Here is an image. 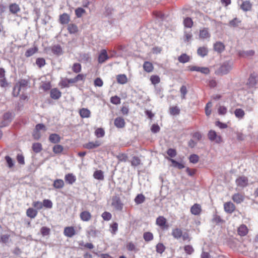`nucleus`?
I'll use <instances>...</instances> for the list:
<instances>
[{
    "instance_id": "f257e3e1",
    "label": "nucleus",
    "mask_w": 258,
    "mask_h": 258,
    "mask_svg": "<svg viewBox=\"0 0 258 258\" xmlns=\"http://www.w3.org/2000/svg\"><path fill=\"white\" fill-rule=\"evenodd\" d=\"M172 236L176 239L182 238L183 241H189L190 238L188 233L185 232L183 234L182 230L179 228H173L171 232Z\"/></svg>"
},
{
    "instance_id": "f03ea898",
    "label": "nucleus",
    "mask_w": 258,
    "mask_h": 258,
    "mask_svg": "<svg viewBox=\"0 0 258 258\" xmlns=\"http://www.w3.org/2000/svg\"><path fill=\"white\" fill-rule=\"evenodd\" d=\"M232 63L230 61L224 62L219 69L215 71L218 75H223L227 74L232 69Z\"/></svg>"
},
{
    "instance_id": "7ed1b4c3",
    "label": "nucleus",
    "mask_w": 258,
    "mask_h": 258,
    "mask_svg": "<svg viewBox=\"0 0 258 258\" xmlns=\"http://www.w3.org/2000/svg\"><path fill=\"white\" fill-rule=\"evenodd\" d=\"M46 130V127L44 124L42 123H38L36 124L32 133V137H33L34 139L38 140L41 136V133L40 132V130H42L44 132H45Z\"/></svg>"
},
{
    "instance_id": "20e7f679",
    "label": "nucleus",
    "mask_w": 258,
    "mask_h": 258,
    "mask_svg": "<svg viewBox=\"0 0 258 258\" xmlns=\"http://www.w3.org/2000/svg\"><path fill=\"white\" fill-rule=\"evenodd\" d=\"M156 224L163 230H167L169 228L167 219L163 216H160L157 218Z\"/></svg>"
},
{
    "instance_id": "39448f33",
    "label": "nucleus",
    "mask_w": 258,
    "mask_h": 258,
    "mask_svg": "<svg viewBox=\"0 0 258 258\" xmlns=\"http://www.w3.org/2000/svg\"><path fill=\"white\" fill-rule=\"evenodd\" d=\"M28 82H18L15 85L13 94L14 96H18L21 90H24L27 86Z\"/></svg>"
},
{
    "instance_id": "423d86ee",
    "label": "nucleus",
    "mask_w": 258,
    "mask_h": 258,
    "mask_svg": "<svg viewBox=\"0 0 258 258\" xmlns=\"http://www.w3.org/2000/svg\"><path fill=\"white\" fill-rule=\"evenodd\" d=\"M111 206L116 210L121 211L123 209V204L121 202L119 197L113 196L111 200Z\"/></svg>"
},
{
    "instance_id": "0eeeda50",
    "label": "nucleus",
    "mask_w": 258,
    "mask_h": 258,
    "mask_svg": "<svg viewBox=\"0 0 258 258\" xmlns=\"http://www.w3.org/2000/svg\"><path fill=\"white\" fill-rule=\"evenodd\" d=\"M208 137L210 141H214L217 143H220L222 141L221 136L217 135L216 132L213 130H210L209 132Z\"/></svg>"
},
{
    "instance_id": "6e6552de",
    "label": "nucleus",
    "mask_w": 258,
    "mask_h": 258,
    "mask_svg": "<svg viewBox=\"0 0 258 258\" xmlns=\"http://www.w3.org/2000/svg\"><path fill=\"white\" fill-rule=\"evenodd\" d=\"M13 115L11 113L6 112L4 114L3 120L0 122V127H3L8 125L12 120Z\"/></svg>"
},
{
    "instance_id": "1a4fd4ad",
    "label": "nucleus",
    "mask_w": 258,
    "mask_h": 258,
    "mask_svg": "<svg viewBox=\"0 0 258 258\" xmlns=\"http://www.w3.org/2000/svg\"><path fill=\"white\" fill-rule=\"evenodd\" d=\"M235 182L238 186L244 187L247 185L248 179L246 176H241L236 179Z\"/></svg>"
},
{
    "instance_id": "9d476101",
    "label": "nucleus",
    "mask_w": 258,
    "mask_h": 258,
    "mask_svg": "<svg viewBox=\"0 0 258 258\" xmlns=\"http://www.w3.org/2000/svg\"><path fill=\"white\" fill-rule=\"evenodd\" d=\"M188 69L190 71H197L201 72L204 74H208L210 72V70L207 67H200L197 66H189Z\"/></svg>"
},
{
    "instance_id": "9b49d317",
    "label": "nucleus",
    "mask_w": 258,
    "mask_h": 258,
    "mask_svg": "<svg viewBox=\"0 0 258 258\" xmlns=\"http://www.w3.org/2000/svg\"><path fill=\"white\" fill-rule=\"evenodd\" d=\"M236 207L231 202H227L224 204V209L228 214L232 213L235 210Z\"/></svg>"
},
{
    "instance_id": "f8f14e48",
    "label": "nucleus",
    "mask_w": 258,
    "mask_h": 258,
    "mask_svg": "<svg viewBox=\"0 0 258 258\" xmlns=\"http://www.w3.org/2000/svg\"><path fill=\"white\" fill-rule=\"evenodd\" d=\"M63 234L68 237H72L76 234V232L73 226H68L64 228Z\"/></svg>"
},
{
    "instance_id": "ddd939ff",
    "label": "nucleus",
    "mask_w": 258,
    "mask_h": 258,
    "mask_svg": "<svg viewBox=\"0 0 258 258\" xmlns=\"http://www.w3.org/2000/svg\"><path fill=\"white\" fill-rule=\"evenodd\" d=\"M80 218L81 220L84 222H88L92 218L91 213L88 211H83L80 214Z\"/></svg>"
},
{
    "instance_id": "4468645a",
    "label": "nucleus",
    "mask_w": 258,
    "mask_h": 258,
    "mask_svg": "<svg viewBox=\"0 0 258 258\" xmlns=\"http://www.w3.org/2000/svg\"><path fill=\"white\" fill-rule=\"evenodd\" d=\"M101 143L99 141H96L95 142H89L83 145L84 148L87 149H93L96 148L100 146Z\"/></svg>"
},
{
    "instance_id": "2eb2a0df",
    "label": "nucleus",
    "mask_w": 258,
    "mask_h": 258,
    "mask_svg": "<svg viewBox=\"0 0 258 258\" xmlns=\"http://www.w3.org/2000/svg\"><path fill=\"white\" fill-rule=\"evenodd\" d=\"M190 212L194 215H200L202 212L201 206L199 204H195L190 208Z\"/></svg>"
},
{
    "instance_id": "dca6fc26",
    "label": "nucleus",
    "mask_w": 258,
    "mask_h": 258,
    "mask_svg": "<svg viewBox=\"0 0 258 258\" xmlns=\"http://www.w3.org/2000/svg\"><path fill=\"white\" fill-rule=\"evenodd\" d=\"M245 197L244 194L236 193L232 197V200L236 204H240L244 200Z\"/></svg>"
},
{
    "instance_id": "f3484780",
    "label": "nucleus",
    "mask_w": 258,
    "mask_h": 258,
    "mask_svg": "<svg viewBox=\"0 0 258 258\" xmlns=\"http://www.w3.org/2000/svg\"><path fill=\"white\" fill-rule=\"evenodd\" d=\"M114 125L117 128H123L125 126V122L122 117H117L114 121Z\"/></svg>"
},
{
    "instance_id": "a211bd4d",
    "label": "nucleus",
    "mask_w": 258,
    "mask_h": 258,
    "mask_svg": "<svg viewBox=\"0 0 258 258\" xmlns=\"http://www.w3.org/2000/svg\"><path fill=\"white\" fill-rule=\"evenodd\" d=\"M50 95L52 99L57 100L61 97V93L57 88H53L50 90Z\"/></svg>"
},
{
    "instance_id": "6ab92c4d",
    "label": "nucleus",
    "mask_w": 258,
    "mask_h": 258,
    "mask_svg": "<svg viewBox=\"0 0 258 258\" xmlns=\"http://www.w3.org/2000/svg\"><path fill=\"white\" fill-rule=\"evenodd\" d=\"M248 232V229L247 227L244 225L242 224L238 228L237 233L240 236H244L247 235Z\"/></svg>"
},
{
    "instance_id": "aec40b11",
    "label": "nucleus",
    "mask_w": 258,
    "mask_h": 258,
    "mask_svg": "<svg viewBox=\"0 0 258 258\" xmlns=\"http://www.w3.org/2000/svg\"><path fill=\"white\" fill-rule=\"evenodd\" d=\"M64 180L69 184H73L76 181V177L73 173H68L64 176Z\"/></svg>"
},
{
    "instance_id": "412c9836",
    "label": "nucleus",
    "mask_w": 258,
    "mask_h": 258,
    "mask_svg": "<svg viewBox=\"0 0 258 258\" xmlns=\"http://www.w3.org/2000/svg\"><path fill=\"white\" fill-rule=\"evenodd\" d=\"M60 137L56 134H51L49 137V141L53 144H57L60 141Z\"/></svg>"
},
{
    "instance_id": "4be33fe9",
    "label": "nucleus",
    "mask_w": 258,
    "mask_h": 258,
    "mask_svg": "<svg viewBox=\"0 0 258 258\" xmlns=\"http://www.w3.org/2000/svg\"><path fill=\"white\" fill-rule=\"evenodd\" d=\"M109 58L105 50H102L98 57V62L100 63H103L106 60Z\"/></svg>"
},
{
    "instance_id": "5701e85b",
    "label": "nucleus",
    "mask_w": 258,
    "mask_h": 258,
    "mask_svg": "<svg viewBox=\"0 0 258 258\" xmlns=\"http://www.w3.org/2000/svg\"><path fill=\"white\" fill-rule=\"evenodd\" d=\"M38 212L36 209L32 208H29L26 211V215L31 218H34L37 215Z\"/></svg>"
},
{
    "instance_id": "b1692460",
    "label": "nucleus",
    "mask_w": 258,
    "mask_h": 258,
    "mask_svg": "<svg viewBox=\"0 0 258 258\" xmlns=\"http://www.w3.org/2000/svg\"><path fill=\"white\" fill-rule=\"evenodd\" d=\"M79 114L82 118H89L90 116L91 112L88 109L83 108L79 110Z\"/></svg>"
},
{
    "instance_id": "393cba45",
    "label": "nucleus",
    "mask_w": 258,
    "mask_h": 258,
    "mask_svg": "<svg viewBox=\"0 0 258 258\" xmlns=\"http://www.w3.org/2000/svg\"><path fill=\"white\" fill-rule=\"evenodd\" d=\"M199 37L201 39H207L210 37V34L207 28H203L200 31Z\"/></svg>"
},
{
    "instance_id": "a878e982",
    "label": "nucleus",
    "mask_w": 258,
    "mask_h": 258,
    "mask_svg": "<svg viewBox=\"0 0 258 258\" xmlns=\"http://www.w3.org/2000/svg\"><path fill=\"white\" fill-rule=\"evenodd\" d=\"M70 21V17L67 13H63L59 16V22L61 24H67Z\"/></svg>"
},
{
    "instance_id": "bb28decb",
    "label": "nucleus",
    "mask_w": 258,
    "mask_h": 258,
    "mask_svg": "<svg viewBox=\"0 0 258 258\" xmlns=\"http://www.w3.org/2000/svg\"><path fill=\"white\" fill-rule=\"evenodd\" d=\"M214 50L219 53L222 52L225 49L224 45L221 42H217L214 45Z\"/></svg>"
},
{
    "instance_id": "cd10ccee",
    "label": "nucleus",
    "mask_w": 258,
    "mask_h": 258,
    "mask_svg": "<svg viewBox=\"0 0 258 258\" xmlns=\"http://www.w3.org/2000/svg\"><path fill=\"white\" fill-rule=\"evenodd\" d=\"M64 185V181L62 179H57L54 181L53 186L54 188L59 189L62 188Z\"/></svg>"
},
{
    "instance_id": "c85d7f7f",
    "label": "nucleus",
    "mask_w": 258,
    "mask_h": 258,
    "mask_svg": "<svg viewBox=\"0 0 258 258\" xmlns=\"http://www.w3.org/2000/svg\"><path fill=\"white\" fill-rule=\"evenodd\" d=\"M146 198L142 194H138L135 198V202L137 205L143 203L145 201Z\"/></svg>"
},
{
    "instance_id": "c756f323",
    "label": "nucleus",
    "mask_w": 258,
    "mask_h": 258,
    "mask_svg": "<svg viewBox=\"0 0 258 258\" xmlns=\"http://www.w3.org/2000/svg\"><path fill=\"white\" fill-rule=\"evenodd\" d=\"M208 52V50L207 48L205 46L199 47L197 50L198 54L202 57H204L207 55Z\"/></svg>"
},
{
    "instance_id": "7c9ffc66",
    "label": "nucleus",
    "mask_w": 258,
    "mask_h": 258,
    "mask_svg": "<svg viewBox=\"0 0 258 258\" xmlns=\"http://www.w3.org/2000/svg\"><path fill=\"white\" fill-rule=\"evenodd\" d=\"M32 148L33 151L36 153L40 152L42 150V144L40 143H35L33 144Z\"/></svg>"
},
{
    "instance_id": "2f4dec72",
    "label": "nucleus",
    "mask_w": 258,
    "mask_h": 258,
    "mask_svg": "<svg viewBox=\"0 0 258 258\" xmlns=\"http://www.w3.org/2000/svg\"><path fill=\"white\" fill-rule=\"evenodd\" d=\"M167 159L171 162L172 166L174 167L177 168L179 169H181L184 167V165L181 163H179L170 158H167Z\"/></svg>"
},
{
    "instance_id": "473e14b6",
    "label": "nucleus",
    "mask_w": 258,
    "mask_h": 258,
    "mask_svg": "<svg viewBox=\"0 0 258 258\" xmlns=\"http://www.w3.org/2000/svg\"><path fill=\"white\" fill-rule=\"evenodd\" d=\"M178 60L181 63H185L189 61L190 56L186 53H182L178 57Z\"/></svg>"
},
{
    "instance_id": "72a5a7b5",
    "label": "nucleus",
    "mask_w": 258,
    "mask_h": 258,
    "mask_svg": "<svg viewBox=\"0 0 258 258\" xmlns=\"http://www.w3.org/2000/svg\"><path fill=\"white\" fill-rule=\"evenodd\" d=\"M143 68L147 72H151L153 70V66L151 62L145 61L143 64Z\"/></svg>"
},
{
    "instance_id": "f704fd0d",
    "label": "nucleus",
    "mask_w": 258,
    "mask_h": 258,
    "mask_svg": "<svg viewBox=\"0 0 258 258\" xmlns=\"http://www.w3.org/2000/svg\"><path fill=\"white\" fill-rule=\"evenodd\" d=\"M63 150V147L62 146L56 144L54 145L52 148L53 152L55 154H59L62 153Z\"/></svg>"
},
{
    "instance_id": "c9c22d12",
    "label": "nucleus",
    "mask_w": 258,
    "mask_h": 258,
    "mask_svg": "<svg viewBox=\"0 0 258 258\" xmlns=\"http://www.w3.org/2000/svg\"><path fill=\"white\" fill-rule=\"evenodd\" d=\"M180 110L177 106H171L169 108V113L172 115H177L180 113Z\"/></svg>"
},
{
    "instance_id": "e433bc0d",
    "label": "nucleus",
    "mask_w": 258,
    "mask_h": 258,
    "mask_svg": "<svg viewBox=\"0 0 258 258\" xmlns=\"http://www.w3.org/2000/svg\"><path fill=\"white\" fill-rule=\"evenodd\" d=\"M234 114L236 117L241 119L244 117L245 115V112L244 110H242V109L237 108L235 109L234 111Z\"/></svg>"
},
{
    "instance_id": "4c0bfd02",
    "label": "nucleus",
    "mask_w": 258,
    "mask_h": 258,
    "mask_svg": "<svg viewBox=\"0 0 258 258\" xmlns=\"http://www.w3.org/2000/svg\"><path fill=\"white\" fill-rule=\"evenodd\" d=\"M143 238L145 241L149 242L153 239V234L150 232H146L143 234Z\"/></svg>"
},
{
    "instance_id": "58836bf2",
    "label": "nucleus",
    "mask_w": 258,
    "mask_h": 258,
    "mask_svg": "<svg viewBox=\"0 0 258 258\" xmlns=\"http://www.w3.org/2000/svg\"><path fill=\"white\" fill-rule=\"evenodd\" d=\"M251 8V5L249 1H245L241 5V8L244 11H249Z\"/></svg>"
},
{
    "instance_id": "ea45409f",
    "label": "nucleus",
    "mask_w": 258,
    "mask_h": 258,
    "mask_svg": "<svg viewBox=\"0 0 258 258\" xmlns=\"http://www.w3.org/2000/svg\"><path fill=\"white\" fill-rule=\"evenodd\" d=\"M10 11L13 14H16L17 12H19L20 9L19 6L16 4H13L10 6Z\"/></svg>"
},
{
    "instance_id": "a19ab883",
    "label": "nucleus",
    "mask_w": 258,
    "mask_h": 258,
    "mask_svg": "<svg viewBox=\"0 0 258 258\" xmlns=\"http://www.w3.org/2000/svg\"><path fill=\"white\" fill-rule=\"evenodd\" d=\"M116 158L118 160V162H126L128 159V156L127 154L125 153H119L116 156Z\"/></svg>"
},
{
    "instance_id": "79ce46f5",
    "label": "nucleus",
    "mask_w": 258,
    "mask_h": 258,
    "mask_svg": "<svg viewBox=\"0 0 258 258\" xmlns=\"http://www.w3.org/2000/svg\"><path fill=\"white\" fill-rule=\"evenodd\" d=\"M52 52L56 55H60L62 54V49L60 45H54L52 47Z\"/></svg>"
},
{
    "instance_id": "37998d69",
    "label": "nucleus",
    "mask_w": 258,
    "mask_h": 258,
    "mask_svg": "<svg viewBox=\"0 0 258 258\" xmlns=\"http://www.w3.org/2000/svg\"><path fill=\"white\" fill-rule=\"evenodd\" d=\"M93 176L95 179L98 180H103L104 179L103 173L100 170H96L94 172Z\"/></svg>"
},
{
    "instance_id": "c03bdc74",
    "label": "nucleus",
    "mask_w": 258,
    "mask_h": 258,
    "mask_svg": "<svg viewBox=\"0 0 258 258\" xmlns=\"http://www.w3.org/2000/svg\"><path fill=\"white\" fill-rule=\"evenodd\" d=\"M68 30L71 34L76 33L78 31L77 26L74 24H70L68 25Z\"/></svg>"
},
{
    "instance_id": "a18cd8bd",
    "label": "nucleus",
    "mask_w": 258,
    "mask_h": 258,
    "mask_svg": "<svg viewBox=\"0 0 258 258\" xmlns=\"http://www.w3.org/2000/svg\"><path fill=\"white\" fill-rule=\"evenodd\" d=\"M165 249V247L162 243H159L156 245V251L160 254H162Z\"/></svg>"
},
{
    "instance_id": "49530a36",
    "label": "nucleus",
    "mask_w": 258,
    "mask_h": 258,
    "mask_svg": "<svg viewBox=\"0 0 258 258\" xmlns=\"http://www.w3.org/2000/svg\"><path fill=\"white\" fill-rule=\"evenodd\" d=\"M37 50L36 47L30 48L26 51L25 55L27 57H30L37 52Z\"/></svg>"
},
{
    "instance_id": "de8ad7c7",
    "label": "nucleus",
    "mask_w": 258,
    "mask_h": 258,
    "mask_svg": "<svg viewBox=\"0 0 258 258\" xmlns=\"http://www.w3.org/2000/svg\"><path fill=\"white\" fill-rule=\"evenodd\" d=\"M184 25L185 27L191 28L193 25L192 20L190 18H186L183 21Z\"/></svg>"
},
{
    "instance_id": "09e8293b",
    "label": "nucleus",
    "mask_w": 258,
    "mask_h": 258,
    "mask_svg": "<svg viewBox=\"0 0 258 258\" xmlns=\"http://www.w3.org/2000/svg\"><path fill=\"white\" fill-rule=\"evenodd\" d=\"M95 134L97 138H102L104 136L105 132L102 128H98L96 130Z\"/></svg>"
},
{
    "instance_id": "8fccbe9b",
    "label": "nucleus",
    "mask_w": 258,
    "mask_h": 258,
    "mask_svg": "<svg viewBox=\"0 0 258 258\" xmlns=\"http://www.w3.org/2000/svg\"><path fill=\"white\" fill-rule=\"evenodd\" d=\"M43 206L47 209H51L52 207V202L48 199H45L43 201Z\"/></svg>"
},
{
    "instance_id": "3c124183",
    "label": "nucleus",
    "mask_w": 258,
    "mask_h": 258,
    "mask_svg": "<svg viewBox=\"0 0 258 258\" xmlns=\"http://www.w3.org/2000/svg\"><path fill=\"white\" fill-rule=\"evenodd\" d=\"M40 232L42 236H47L50 234V229L46 227H42L40 229Z\"/></svg>"
},
{
    "instance_id": "603ef678",
    "label": "nucleus",
    "mask_w": 258,
    "mask_h": 258,
    "mask_svg": "<svg viewBox=\"0 0 258 258\" xmlns=\"http://www.w3.org/2000/svg\"><path fill=\"white\" fill-rule=\"evenodd\" d=\"M189 160L191 163L196 164L198 162L199 157L196 154H192L189 156Z\"/></svg>"
},
{
    "instance_id": "864d4df0",
    "label": "nucleus",
    "mask_w": 258,
    "mask_h": 258,
    "mask_svg": "<svg viewBox=\"0 0 258 258\" xmlns=\"http://www.w3.org/2000/svg\"><path fill=\"white\" fill-rule=\"evenodd\" d=\"M141 163V160L139 159V157L134 156L132 161H131V164L132 166H137L139 165Z\"/></svg>"
},
{
    "instance_id": "5fc2aeb1",
    "label": "nucleus",
    "mask_w": 258,
    "mask_h": 258,
    "mask_svg": "<svg viewBox=\"0 0 258 258\" xmlns=\"http://www.w3.org/2000/svg\"><path fill=\"white\" fill-rule=\"evenodd\" d=\"M184 250L187 254H191L194 251V248L189 245L184 246Z\"/></svg>"
},
{
    "instance_id": "6e6d98bb",
    "label": "nucleus",
    "mask_w": 258,
    "mask_h": 258,
    "mask_svg": "<svg viewBox=\"0 0 258 258\" xmlns=\"http://www.w3.org/2000/svg\"><path fill=\"white\" fill-rule=\"evenodd\" d=\"M167 154L170 158H174L177 155V152L175 149L170 148L167 151Z\"/></svg>"
},
{
    "instance_id": "4d7b16f0",
    "label": "nucleus",
    "mask_w": 258,
    "mask_h": 258,
    "mask_svg": "<svg viewBox=\"0 0 258 258\" xmlns=\"http://www.w3.org/2000/svg\"><path fill=\"white\" fill-rule=\"evenodd\" d=\"M102 218L105 221H109L112 218L111 214L108 212H104L101 215Z\"/></svg>"
},
{
    "instance_id": "13d9d810",
    "label": "nucleus",
    "mask_w": 258,
    "mask_h": 258,
    "mask_svg": "<svg viewBox=\"0 0 258 258\" xmlns=\"http://www.w3.org/2000/svg\"><path fill=\"white\" fill-rule=\"evenodd\" d=\"M240 23V21H239L237 18H234L233 20H231L229 22V26L233 27H235L238 26L239 24Z\"/></svg>"
},
{
    "instance_id": "bf43d9fd",
    "label": "nucleus",
    "mask_w": 258,
    "mask_h": 258,
    "mask_svg": "<svg viewBox=\"0 0 258 258\" xmlns=\"http://www.w3.org/2000/svg\"><path fill=\"white\" fill-rule=\"evenodd\" d=\"M212 106V104L211 102H209L207 103L205 107V113L207 116H209L211 113V110L210 108Z\"/></svg>"
},
{
    "instance_id": "052dcab7",
    "label": "nucleus",
    "mask_w": 258,
    "mask_h": 258,
    "mask_svg": "<svg viewBox=\"0 0 258 258\" xmlns=\"http://www.w3.org/2000/svg\"><path fill=\"white\" fill-rule=\"evenodd\" d=\"M97 231L94 227H91L89 230L87 231L88 235L92 236H95L97 234Z\"/></svg>"
},
{
    "instance_id": "680f3d73",
    "label": "nucleus",
    "mask_w": 258,
    "mask_h": 258,
    "mask_svg": "<svg viewBox=\"0 0 258 258\" xmlns=\"http://www.w3.org/2000/svg\"><path fill=\"white\" fill-rule=\"evenodd\" d=\"M110 102L113 104H119L120 103V99L117 96H114L110 98Z\"/></svg>"
},
{
    "instance_id": "e2e57ef3",
    "label": "nucleus",
    "mask_w": 258,
    "mask_h": 258,
    "mask_svg": "<svg viewBox=\"0 0 258 258\" xmlns=\"http://www.w3.org/2000/svg\"><path fill=\"white\" fill-rule=\"evenodd\" d=\"M126 248L129 251H136L137 250L135 245L132 242H130L126 244Z\"/></svg>"
},
{
    "instance_id": "0e129e2a",
    "label": "nucleus",
    "mask_w": 258,
    "mask_h": 258,
    "mask_svg": "<svg viewBox=\"0 0 258 258\" xmlns=\"http://www.w3.org/2000/svg\"><path fill=\"white\" fill-rule=\"evenodd\" d=\"M36 64L40 68L43 67L45 64V60L43 58H38L36 61Z\"/></svg>"
},
{
    "instance_id": "69168bd1",
    "label": "nucleus",
    "mask_w": 258,
    "mask_h": 258,
    "mask_svg": "<svg viewBox=\"0 0 258 258\" xmlns=\"http://www.w3.org/2000/svg\"><path fill=\"white\" fill-rule=\"evenodd\" d=\"M85 12V10L82 8H78L75 10V14L79 18L81 17Z\"/></svg>"
},
{
    "instance_id": "338daca9",
    "label": "nucleus",
    "mask_w": 258,
    "mask_h": 258,
    "mask_svg": "<svg viewBox=\"0 0 258 258\" xmlns=\"http://www.w3.org/2000/svg\"><path fill=\"white\" fill-rule=\"evenodd\" d=\"M33 206L37 210H40L43 208V203L39 201H35L32 203Z\"/></svg>"
},
{
    "instance_id": "774afa93",
    "label": "nucleus",
    "mask_w": 258,
    "mask_h": 258,
    "mask_svg": "<svg viewBox=\"0 0 258 258\" xmlns=\"http://www.w3.org/2000/svg\"><path fill=\"white\" fill-rule=\"evenodd\" d=\"M72 69L74 72L79 73L81 70V66L79 63H75L73 64Z\"/></svg>"
}]
</instances>
